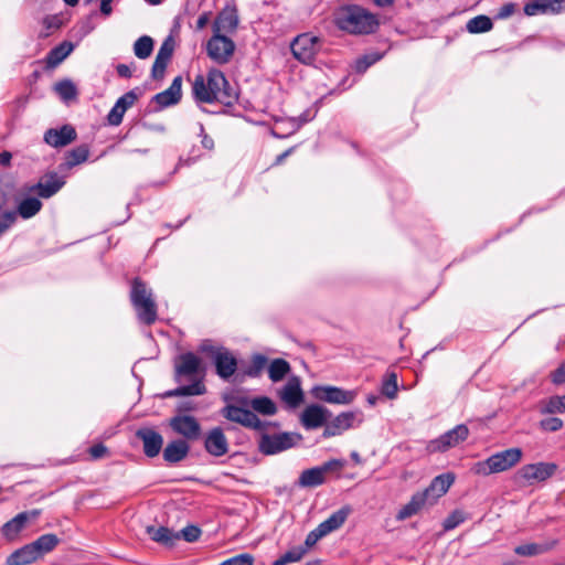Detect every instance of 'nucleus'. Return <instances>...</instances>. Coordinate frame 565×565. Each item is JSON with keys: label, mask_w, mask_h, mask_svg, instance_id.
Wrapping results in <instances>:
<instances>
[{"label": "nucleus", "mask_w": 565, "mask_h": 565, "mask_svg": "<svg viewBox=\"0 0 565 565\" xmlns=\"http://www.w3.org/2000/svg\"><path fill=\"white\" fill-rule=\"evenodd\" d=\"M192 96L198 104L221 103L230 106L237 99L224 73L210 68L206 75L198 74L192 82Z\"/></svg>", "instance_id": "1"}, {"label": "nucleus", "mask_w": 565, "mask_h": 565, "mask_svg": "<svg viewBox=\"0 0 565 565\" xmlns=\"http://www.w3.org/2000/svg\"><path fill=\"white\" fill-rule=\"evenodd\" d=\"M201 360L192 352L178 355L174 360V380L181 383L184 379L191 381L189 385H182L174 390L167 391L163 397L203 395L206 392L205 385L196 379L200 371Z\"/></svg>", "instance_id": "2"}, {"label": "nucleus", "mask_w": 565, "mask_h": 565, "mask_svg": "<svg viewBox=\"0 0 565 565\" xmlns=\"http://www.w3.org/2000/svg\"><path fill=\"white\" fill-rule=\"evenodd\" d=\"M334 22L339 29L358 35L373 34L380 25L375 14L356 4L340 8Z\"/></svg>", "instance_id": "3"}, {"label": "nucleus", "mask_w": 565, "mask_h": 565, "mask_svg": "<svg viewBox=\"0 0 565 565\" xmlns=\"http://www.w3.org/2000/svg\"><path fill=\"white\" fill-rule=\"evenodd\" d=\"M130 301L141 323L151 326L157 321L158 307L152 290L140 278H135L131 281Z\"/></svg>", "instance_id": "4"}, {"label": "nucleus", "mask_w": 565, "mask_h": 565, "mask_svg": "<svg viewBox=\"0 0 565 565\" xmlns=\"http://www.w3.org/2000/svg\"><path fill=\"white\" fill-rule=\"evenodd\" d=\"M522 456L523 452L521 448H509L493 454L486 460L476 462L473 471L481 476L503 472L516 466L521 461Z\"/></svg>", "instance_id": "5"}, {"label": "nucleus", "mask_w": 565, "mask_h": 565, "mask_svg": "<svg viewBox=\"0 0 565 565\" xmlns=\"http://www.w3.org/2000/svg\"><path fill=\"white\" fill-rule=\"evenodd\" d=\"M356 414L353 412H343L335 417L320 405V427H324L322 436L333 437L343 434L345 430L354 427Z\"/></svg>", "instance_id": "6"}, {"label": "nucleus", "mask_w": 565, "mask_h": 565, "mask_svg": "<svg viewBox=\"0 0 565 565\" xmlns=\"http://www.w3.org/2000/svg\"><path fill=\"white\" fill-rule=\"evenodd\" d=\"M557 465L554 462H536L522 466L515 473V479L525 484L544 482L555 475Z\"/></svg>", "instance_id": "7"}, {"label": "nucleus", "mask_w": 565, "mask_h": 565, "mask_svg": "<svg viewBox=\"0 0 565 565\" xmlns=\"http://www.w3.org/2000/svg\"><path fill=\"white\" fill-rule=\"evenodd\" d=\"M221 415L233 423H237L246 428L255 430H265L266 424L257 415L244 407L234 404H226L221 409Z\"/></svg>", "instance_id": "8"}, {"label": "nucleus", "mask_w": 565, "mask_h": 565, "mask_svg": "<svg viewBox=\"0 0 565 565\" xmlns=\"http://www.w3.org/2000/svg\"><path fill=\"white\" fill-rule=\"evenodd\" d=\"M297 437L296 434L291 433L263 434L258 448L264 455H275L294 447Z\"/></svg>", "instance_id": "9"}, {"label": "nucleus", "mask_w": 565, "mask_h": 565, "mask_svg": "<svg viewBox=\"0 0 565 565\" xmlns=\"http://www.w3.org/2000/svg\"><path fill=\"white\" fill-rule=\"evenodd\" d=\"M232 38H209L205 49L207 56L216 64L223 65L231 61L235 52Z\"/></svg>", "instance_id": "10"}, {"label": "nucleus", "mask_w": 565, "mask_h": 565, "mask_svg": "<svg viewBox=\"0 0 565 565\" xmlns=\"http://www.w3.org/2000/svg\"><path fill=\"white\" fill-rule=\"evenodd\" d=\"M469 436V428L465 424L457 425L455 428L446 431L437 439L428 444V450L431 452H444L465 441Z\"/></svg>", "instance_id": "11"}, {"label": "nucleus", "mask_w": 565, "mask_h": 565, "mask_svg": "<svg viewBox=\"0 0 565 565\" xmlns=\"http://www.w3.org/2000/svg\"><path fill=\"white\" fill-rule=\"evenodd\" d=\"M238 12L234 4H226L215 17L212 35H226L236 31Z\"/></svg>", "instance_id": "12"}, {"label": "nucleus", "mask_w": 565, "mask_h": 565, "mask_svg": "<svg viewBox=\"0 0 565 565\" xmlns=\"http://www.w3.org/2000/svg\"><path fill=\"white\" fill-rule=\"evenodd\" d=\"M318 38H294L290 50L294 56L303 64L315 65L317 61Z\"/></svg>", "instance_id": "13"}, {"label": "nucleus", "mask_w": 565, "mask_h": 565, "mask_svg": "<svg viewBox=\"0 0 565 565\" xmlns=\"http://www.w3.org/2000/svg\"><path fill=\"white\" fill-rule=\"evenodd\" d=\"M170 427L188 440H196L202 431L199 420L191 415H177L172 417L170 419Z\"/></svg>", "instance_id": "14"}, {"label": "nucleus", "mask_w": 565, "mask_h": 565, "mask_svg": "<svg viewBox=\"0 0 565 565\" xmlns=\"http://www.w3.org/2000/svg\"><path fill=\"white\" fill-rule=\"evenodd\" d=\"M318 543V529L309 532L302 545L291 547L281 554L271 565H288L299 562L305 554Z\"/></svg>", "instance_id": "15"}, {"label": "nucleus", "mask_w": 565, "mask_h": 565, "mask_svg": "<svg viewBox=\"0 0 565 565\" xmlns=\"http://www.w3.org/2000/svg\"><path fill=\"white\" fill-rule=\"evenodd\" d=\"M65 184L64 177L56 172L46 173L40 181L30 188V192H35L42 199H50L55 195Z\"/></svg>", "instance_id": "16"}, {"label": "nucleus", "mask_w": 565, "mask_h": 565, "mask_svg": "<svg viewBox=\"0 0 565 565\" xmlns=\"http://www.w3.org/2000/svg\"><path fill=\"white\" fill-rule=\"evenodd\" d=\"M204 449L213 457H222L228 452V440L221 427H214L205 434Z\"/></svg>", "instance_id": "17"}, {"label": "nucleus", "mask_w": 565, "mask_h": 565, "mask_svg": "<svg viewBox=\"0 0 565 565\" xmlns=\"http://www.w3.org/2000/svg\"><path fill=\"white\" fill-rule=\"evenodd\" d=\"M136 437L142 441L143 452L147 457L158 456L162 449L163 437L153 428L142 427L136 431Z\"/></svg>", "instance_id": "18"}, {"label": "nucleus", "mask_w": 565, "mask_h": 565, "mask_svg": "<svg viewBox=\"0 0 565 565\" xmlns=\"http://www.w3.org/2000/svg\"><path fill=\"white\" fill-rule=\"evenodd\" d=\"M454 481L455 476L450 472L435 477L430 484L424 491H422L426 494L428 504L433 505L440 497H443L448 491Z\"/></svg>", "instance_id": "19"}, {"label": "nucleus", "mask_w": 565, "mask_h": 565, "mask_svg": "<svg viewBox=\"0 0 565 565\" xmlns=\"http://www.w3.org/2000/svg\"><path fill=\"white\" fill-rule=\"evenodd\" d=\"M565 11V0H533L524 6L526 15L558 14Z\"/></svg>", "instance_id": "20"}, {"label": "nucleus", "mask_w": 565, "mask_h": 565, "mask_svg": "<svg viewBox=\"0 0 565 565\" xmlns=\"http://www.w3.org/2000/svg\"><path fill=\"white\" fill-rule=\"evenodd\" d=\"M76 130L71 125H64L58 129L51 128L44 134V141L54 148H62L76 139Z\"/></svg>", "instance_id": "21"}, {"label": "nucleus", "mask_w": 565, "mask_h": 565, "mask_svg": "<svg viewBox=\"0 0 565 565\" xmlns=\"http://www.w3.org/2000/svg\"><path fill=\"white\" fill-rule=\"evenodd\" d=\"M213 362L215 365L216 374L222 380H228L235 374L237 370V359L227 349H224L221 353L215 355Z\"/></svg>", "instance_id": "22"}, {"label": "nucleus", "mask_w": 565, "mask_h": 565, "mask_svg": "<svg viewBox=\"0 0 565 565\" xmlns=\"http://www.w3.org/2000/svg\"><path fill=\"white\" fill-rule=\"evenodd\" d=\"M182 78L177 76L171 85L163 92L154 95L153 100L161 107H169L180 102L182 97Z\"/></svg>", "instance_id": "23"}, {"label": "nucleus", "mask_w": 565, "mask_h": 565, "mask_svg": "<svg viewBox=\"0 0 565 565\" xmlns=\"http://www.w3.org/2000/svg\"><path fill=\"white\" fill-rule=\"evenodd\" d=\"M190 451V445L184 439L170 441L163 449L162 456L166 462L173 465L186 458Z\"/></svg>", "instance_id": "24"}, {"label": "nucleus", "mask_w": 565, "mask_h": 565, "mask_svg": "<svg viewBox=\"0 0 565 565\" xmlns=\"http://www.w3.org/2000/svg\"><path fill=\"white\" fill-rule=\"evenodd\" d=\"M355 394L335 386H320V401L331 404H350Z\"/></svg>", "instance_id": "25"}, {"label": "nucleus", "mask_w": 565, "mask_h": 565, "mask_svg": "<svg viewBox=\"0 0 565 565\" xmlns=\"http://www.w3.org/2000/svg\"><path fill=\"white\" fill-rule=\"evenodd\" d=\"M146 533L152 541L168 547H172L175 544V542L180 540V534L171 531L166 526L148 525L146 527Z\"/></svg>", "instance_id": "26"}, {"label": "nucleus", "mask_w": 565, "mask_h": 565, "mask_svg": "<svg viewBox=\"0 0 565 565\" xmlns=\"http://www.w3.org/2000/svg\"><path fill=\"white\" fill-rule=\"evenodd\" d=\"M39 514L40 512L38 510H34L31 513L21 512L17 514L2 526L3 535L8 539H13L24 527L25 523L30 520V516L36 518Z\"/></svg>", "instance_id": "27"}, {"label": "nucleus", "mask_w": 565, "mask_h": 565, "mask_svg": "<svg viewBox=\"0 0 565 565\" xmlns=\"http://www.w3.org/2000/svg\"><path fill=\"white\" fill-rule=\"evenodd\" d=\"M350 513V508L344 507L340 510L332 513L327 520L323 522H320V537L326 536L330 534L331 532L340 529L345 520L348 519V515Z\"/></svg>", "instance_id": "28"}, {"label": "nucleus", "mask_w": 565, "mask_h": 565, "mask_svg": "<svg viewBox=\"0 0 565 565\" xmlns=\"http://www.w3.org/2000/svg\"><path fill=\"white\" fill-rule=\"evenodd\" d=\"M39 553L33 544H26L14 551L7 559L8 565H28L39 559Z\"/></svg>", "instance_id": "29"}, {"label": "nucleus", "mask_w": 565, "mask_h": 565, "mask_svg": "<svg viewBox=\"0 0 565 565\" xmlns=\"http://www.w3.org/2000/svg\"><path fill=\"white\" fill-rule=\"evenodd\" d=\"M429 505L428 499L426 494L420 492H416L409 500L407 504H405L397 513L398 520H406L416 513H418L424 507Z\"/></svg>", "instance_id": "30"}, {"label": "nucleus", "mask_w": 565, "mask_h": 565, "mask_svg": "<svg viewBox=\"0 0 565 565\" xmlns=\"http://www.w3.org/2000/svg\"><path fill=\"white\" fill-rule=\"evenodd\" d=\"M74 50V45L68 41H63L53 47L45 57L46 66L54 68L60 65Z\"/></svg>", "instance_id": "31"}, {"label": "nucleus", "mask_w": 565, "mask_h": 565, "mask_svg": "<svg viewBox=\"0 0 565 565\" xmlns=\"http://www.w3.org/2000/svg\"><path fill=\"white\" fill-rule=\"evenodd\" d=\"M280 398L290 408L299 406L303 399L299 383L297 381H289L280 391Z\"/></svg>", "instance_id": "32"}, {"label": "nucleus", "mask_w": 565, "mask_h": 565, "mask_svg": "<svg viewBox=\"0 0 565 565\" xmlns=\"http://www.w3.org/2000/svg\"><path fill=\"white\" fill-rule=\"evenodd\" d=\"M387 50L388 49H386L383 52L372 51L370 53L359 56L351 65V68L356 74H364L372 65H374L376 62L384 57Z\"/></svg>", "instance_id": "33"}, {"label": "nucleus", "mask_w": 565, "mask_h": 565, "mask_svg": "<svg viewBox=\"0 0 565 565\" xmlns=\"http://www.w3.org/2000/svg\"><path fill=\"white\" fill-rule=\"evenodd\" d=\"M42 205L40 199L28 196L19 202L15 211L17 216L19 215L24 220L31 218L41 211Z\"/></svg>", "instance_id": "34"}, {"label": "nucleus", "mask_w": 565, "mask_h": 565, "mask_svg": "<svg viewBox=\"0 0 565 565\" xmlns=\"http://www.w3.org/2000/svg\"><path fill=\"white\" fill-rule=\"evenodd\" d=\"M89 156V148L87 145H79L70 150L65 156L64 167L72 169L73 167L85 162Z\"/></svg>", "instance_id": "35"}, {"label": "nucleus", "mask_w": 565, "mask_h": 565, "mask_svg": "<svg viewBox=\"0 0 565 565\" xmlns=\"http://www.w3.org/2000/svg\"><path fill=\"white\" fill-rule=\"evenodd\" d=\"M249 407L253 409L252 412H256L265 416H271L277 412L276 404L267 396H257L252 398Z\"/></svg>", "instance_id": "36"}, {"label": "nucleus", "mask_w": 565, "mask_h": 565, "mask_svg": "<svg viewBox=\"0 0 565 565\" xmlns=\"http://www.w3.org/2000/svg\"><path fill=\"white\" fill-rule=\"evenodd\" d=\"M492 20L488 15H477L470 19L466 24V31L469 33H484L491 31Z\"/></svg>", "instance_id": "37"}, {"label": "nucleus", "mask_w": 565, "mask_h": 565, "mask_svg": "<svg viewBox=\"0 0 565 565\" xmlns=\"http://www.w3.org/2000/svg\"><path fill=\"white\" fill-rule=\"evenodd\" d=\"M54 90L64 102L74 100L77 98L78 90L71 79H63L55 84Z\"/></svg>", "instance_id": "38"}, {"label": "nucleus", "mask_w": 565, "mask_h": 565, "mask_svg": "<svg viewBox=\"0 0 565 565\" xmlns=\"http://www.w3.org/2000/svg\"><path fill=\"white\" fill-rule=\"evenodd\" d=\"M290 371L289 363L284 359H275L268 367V376L273 382L281 381Z\"/></svg>", "instance_id": "39"}, {"label": "nucleus", "mask_w": 565, "mask_h": 565, "mask_svg": "<svg viewBox=\"0 0 565 565\" xmlns=\"http://www.w3.org/2000/svg\"><path fill=\"white\" fill-rule=\"evenodd\" d=\"M32 544L41 557L54 550V547L58 544V537L55 534H43L38 540L32 542Z\"/></svg>", "instance_id": "40"}, {"label": "nucleus", "mask_w": 565, "mask_h": 565, "mask_svg": "<svg viewBox=\"0 0 565 565\" xmlns=\"http://www.w3.org/2000/svg\"><path fill=\"white\" fill-rule=\"evenodd\" d=\"M542 414L565 413V395L552 396L541 405Z\"/></svg>", "instance_id": "41"}, {"label": "nucleus", "mask_w": 565, "mask_h": 565, "mask_svg": "<svg viewBox=\"0 0 565 565\" xmlns=\"http://www.w3.org/2000/svg\"><path fill=\"white\" fill-rule=\"evenodd\" d=\"M347 461L344 459H332L320 466V483H322L323 475H334L337 478L340 477L342 469L345 467Z\"/></svg>", "instance_id": "42"}, {"label": "nucleus", "mask_w": 565, "mask_h": 565, "mask_svg": "<svg viewBox=\"0 0 565 565\" xmlns=\"http://www.w3.org/2000/svg\"><path fill=\"white\" fill-rule=\"evenodd\" d=\"M548 551L547 545L537 544V543H527L523 545H519L514 548V553L520 556L531 557L536 556L542 553H545Z\"/></svg>", "instance_id": "43"}, {"label": "nucleus", "mask_w": 565, "mask_h": 565, "mask_svg": "<svg viewBox=\"0 0 565 565\" xmlns=\"http://www.w3.org/2000/svg\"><path fill=\"white\" fill-rule=\"evenodd\" d=\"M153 50L152 38H138L134 44V52L139 58H147L151 55Z\"/></svg>", "instance_id": "44"}, {"label": "nucleus", "mask_w": 565, "mask_h": 565, "mask_svg": "<svg viewBox=\"0 0 565 565\" xmlns=\"http://www.w3.org/2000/svg\"><path fill=\"white\" fill-rule=\"evenodd\" d=\"M398 391L397 375L395 372H390L385 375L382 383V394L388 398H395Z\"/></svg>", "instance_id": "45"}, {"label": "nucleus", "mask_w": 565, "mask_h": 565, "mask_svg": "<svg viewBox=\"0 0 565 565\" xmlns=\"http://www.w3.org/2000/svg\"><path fill=\"white\" fill-rule=\"evenodd\" d=\"M301 423L307 429L318 428V404H311L301 416Z\"/></svg>", "instance_id": "46"}, {"label": "nucleus", "mask_w": 565, "mask_h": 565, "mask_svg": "<svg viewBox=\"0 0 565 565\" xmlns=\"http://www.w3.org/2000/svg\"><path fill=\"white\" fill-rule=\"evenodd\" d=\"M175 47L174 38H166L156 56L157 60L169 63Z\"/></svg>", "instance_id": "47"}, {"label": "nucleus", "mask_w": 565, "mask_h": 565, "mask_svg": "<svg viewBox=\"0 0 565 565\" xmlns=\"http://www.w3.org/2000/svg\"><path fill=\"white\" fill-rule=\"evenodd\" d=\"M224 349V347L215 345L212 340H204L201 342L198 350L214 360L215 355L221 353Z\"/></svg>", "instance_id": "48"}, {"label": "nucleus", "mask_w": 565, "mask_h": 565, "mask_svg": "<svg viewBox=\"0 0 565 565\" xmlns=\"http://www.w3.org/2000/svg\"><path fill=\"white\" fill-rule=\"evenodd\" d=\"M465 521V515L461 511L455 510L452 511L444 521V530L450 531L457 527L459 524H461Z\"/></svg>", "instance_id": "49"}, {"label": "nucleus", "mask_w": 565, "mask_h": 565, "mask_svg": "<svg viewBox=\"0 0 565 565\" xmlns=\"http://www.w3.org/2000/svg\"><path fill=\"white\" fill-rule=\"evenodd\" d=\"M201 533L202 532L200 527L190 524L185 526L183 530H181V532H179L178 534H180V539L182 537L184 541L193 543L200 539Z\"/></svg>", "instance_id": "50"}, {"label": "nucleus", "mask_w": 565, "mask_h": 565, "mask_svg": "<svg viewBox=\"0 0 565 565\" xmlns=\"http://www.w3.org/2000/svg\"><path fill=\"white\" fill-rule=\"evenodd\" d=\"M17 221L14 211H6L0 214V236L7 232Z\"/></svg>", "instance_id": "51"}, {"label": "nucleus", "mask_w": 565, "mask_h": 565, "mask_svg": "<svg viewBox=\"0 0 565 565\" xmlns=\"http://www.w3.org/2000/svg\"><path fill=\"white\" fill-rule=\"evenodd\" d=\"M267 359L262 354H255L252 359V365L247 371V375L257 376L259 372L265 367Z\"/></svg>", "instance_id": "52"}, {"label": "nucleus", "mask_w": 565, "mask_h": 565, "mask_svg": "<svg viewBox=\"0 0 565 565\" xmlns=\"http://www.w3.org/2000/svg\"><path fill=\"white\" fill-rule=\"evenodd\" d=\"M138 99L137 94L134 90H129L120 96L115 104H117L118 108L127 111L129 107H131L136 100Z\"/></svg>", "instance_id": "53"}, {"label": "nucleus", "mask_w": 565, "mask_h": 565, "mask_svg": "<svg viewBox=\"0 0 565 565\" xmlns=\"http://www.w3.org/2000/svg\"><path fill=\"white\" fill-rule=\"evenodd\" d=\"M138 99L137 94L134 90H129L120 96L115 104H117L118 108L127 111L129 107H131L136 100Z\"/></svg>", "instance_id": "54"}, {"label": "nucleus", "mask_w": 565, "mask_h": 565, "mask_svg": "<svg viewBox=\"0 0 565 565\" xmlns=\"http://www.w3.org/2000/svg\"><path fill=\"white\" fill-rule=\"evenodd\" d=\"M540 427L545 431H557L563 427V422L558 417H547L540 422Z\"/></svg>", "instance_id": "55"}, {"label": "nucleus", "mask_w": 565, "mask_h": 565, "mask_svg": "<svg viewBox=\"0 0 565 565\" xmlns=\"http://www.w3.org/2000/svg\"><path fill=\"white\" fill-rule=\"evenodd\" d=\"M300 484L317 486L318 484V467L306 470L300 476Z\"/></svg>", "instance_id": "56"}, {"label": "nucleus", "mask_w": 565, "mask_h": 565, "mask_svg": "<svg viewBox=\"0 0 565 565\" xmlns=\"http://www.w3.org/2000/svg\"><path fill=\"white\" fill-rule=\"evenodd\" d=\"M254 558L249 554H239L234 557H231L224 562H222L220 565H253Z\"/></svg>", "instance_id": "57"}, {"label": "nucleus", "mask_w": 565, "mask_h": 565, "mask_svg": "<svg viewBox=\"0 0 565 565\" xmlns=\"http://www.w3.org/2000/svg\"><path fill=\"white\" fill-rule=\"evenodd\" d=\"M125 113V110L118 108L117 104H115L107 115L108 124L111 126H119L122 121Z\"/></svg>", "instance_id": "58"}, {"label": "nucleus", "mask_w": 565, "mask_h": 565, "mask_svg": "<svg viewBox=\"0 0 565 565\" xmlns=\"http://www.w3.org/2000/svg\"><path fill=\"white\" fill-rule=\"evenodd\" d=\"M63 24V20L58 15H47L43 19V25L49 31H56Z\"/></svg>", "instance_id": "59"}, {"label": "nucleus", "mask_w": 565, "mask_h": 565, "mask_svg": "<svg viewBox=\"0 0 565 565\" xmlns=\"http://www.w3.org/2000/svg\"><path fill=\"white\" fill-rule=\"evenodd\" d=\"M167 65H168L167 62L159 61V60L156 58L154 63L152 65L151 76L154 79H161L163 77V75H164Z\"/></svg>", "instance_id": "60"}, {"label": "nucleus", "mask_w": 565, "mask_h": 565, "mask_svg": "<svg viewBox=\"0 0 565 565\" xmlns=\"http://www.w3.org/2000/svg\"><path fill=\"white\" fill-rule=\"evenodd\" d=\"M200 136H201V143L202 147L209 151L213 150L214 148V140L212 137H210L204 129V126L202 124L199 125Z\"/></svg>", "instance_id": "61"}, {"label": "nucleus", "mask_w": 565, "mask_h": 565, "mask_svg": "<svg viewBox=\"0 0 565 565\" xmlns=\"http://www.w3.org/2000/svg\"><path fill=\"white\" fill-rule=\"evenodd\" d=\"M551 379L554 384L565 383V362L551 374Z\"/></svg>", "instance_id": "62"}, {"label": "nucleus", "mask_w": 565, "mask_h": 565, "mask_svg": "<svg viewBox=\"0 0 565 565\" xmlns=\"http://www.w3.org/2000/svg\"><path fill=\"white\" fill-rule=\"evenodd\" d=\"M88 454L93 459H100L107 454V448L103 444H96L88 449Z\"/></svg>", "instance_id": "63"}, {"label": "nucleus", "mask_w": 565, "mask_h": 565, "mask_svg": "<svg viewBox=\"0 0 565 565\" xmlns=\"http://www.w3.org/2000/svg\"><path fill=\"white\" fill-rule=\"evenodd\" d=\"M514 11H515V4L512 2H509V3L503 4L499 9L497 17L499 19H505V18L512 15L514 13Z\"/></svg>", "instance_id": "64"}]
</instances>
